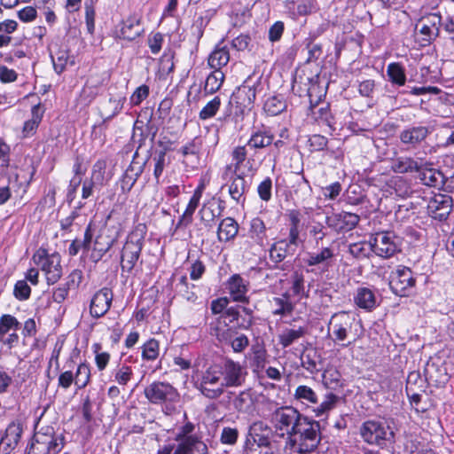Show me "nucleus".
<instances>
[{"label":"nucleus","instance_id":"1","mask_svg":"<svg viewBox=\"0 0 454 454\" xmlns=\"http://www.w3.org/2000/svg\"><path fill=\"white\" fill-rule=\"evenodd\" d=\"M269 419L278 436H286V447L290 446L294 452H311L320 442L319 423L302 415L293 406L276 408Z\"/></svg>","mask_w":454,"mask_h":454},{"label":"nucleus","instance_id":"2","mask_svg":"<svg viewBox=\"0 0 454 454\" xmlns=\"http://www.w3.org/2000/svg\"><path fill=\"white\" fill-rule=\"evenodd\" d=\"M294 399L307 408H312L316 417H321L327 414L330 411L335 408L340 397L333 393H327L322 403L318 404L319 399L316 391L307 386H298L293 395Z\"/></svg>","mask_w":454,"mask_h":454},{"label":"nucleus","instance_id":"3","mask_svg":"<svg viewBox=\"0 0 454 454\" xmlns=\"http://www.w3.org/2000/svg\"><path fill=\"white\" fill-rule=\"evenodd\" d=\"M220 364H212L197 377L195 387L207 398L217 399L224 393Z\"/></svg>","mask_w":454,"mask_h":454},{"label":"nucleus","instance_id":"4","mask_svg":"<svg viewBox=\"0 0 454 454\" xmlns=\"http://www.w3.org/2000/svg\"><path fill=\"white\" fill-rule=\"evenodd\" d=\"M306 81L307 82L304 83L305 88L302 89L301 87V83H302V82L301 81L299 82L297 79H295L293 84V91L298 93L299 96H302L303 92L306 93L309 98L311 114L316 118V120L325 123L329 128L334 130L333 117L331 114L329 105L327 103H323L321 106H318V100L317 99L315 102L313 100V94L318 88L317 83L314 82V78L307 77Z\"/></svg>","mask_w":454,"mask_h":454},{"label":"nucleus","instance_id":"5","mask_svg":"<svg viewBox=\"0 0 454 454\" xmlns=\"http://www.w3.org/2000/svg\"><path fill=\"white\" fill-rule=\"evenodd\" d=\"M357 322L355 317L347 311L334 313L327 325L328 333H332L334 341H344L349 337L356 340Z\"/></svg>","mask_w":454,"mask_h":454},{"label":"nucleus","instance_id":"6","mask_svg":"<svg viewBox=\"0 0 454 454\" xmlns=\"http://www.w3.org/2000/svg\"><path fill=\"white\" fill-rule=\"evenodd\" d=\"M32 261L44 272L49 285L55 284L61 278V258L58 253L50 254L46 249L41 247L33 254Z\"/></svg>","mask_w":454,"mask_h":454},{"label":"nucleus","instance_id":"7","mask_svg":"<svg viewBox=\"0 0 454 454\" xmlns=\"http://www.w3.org/2000/svg\"><path fill=\"white\" fill-rule=\"evenodd\" d=\"M360 435L369 444L383 445L394 437V433L385 422L367 420L360 427Z\"/></svg>","mask_w":454,"mask_h":454},{"label":"nucleus","instance_id":"8","mask_svg":"<svg viewBox=\"0 0 454 454\" xmlns=\"http://www.w3.org/2000/svg\"><path fill=\"white\" fill-rule=\"evenodd\" d=\"M145 396L153 404L176 403L179 394L170 383L165 381H153L144 390Z\"/></svg>","mask_w":454,"mask_h":454},{"label":"nucleus","instance_id":"9","mask_svg":"<svg viewBox=\"0 0 454 454\" xmlns=\"http://www.w3.org/2000/svg\"><path fill=\"white\" fill-rule=\"evenodd\" d=\"M106 161L104 160H97L91 170V176L82 183V198L88 199L94 197L103 187L106 181Z\"/></svg>","mask_w":454,"mask_h":454},{"label":"nucleus","instance_id":"10","mask_svg":"<svg viewBox=\"0 0 454 454\" xmlns=\"http://www.w3.org/2000/svg\"><path fill=\"white\" fill-rule=\"evenodd\" d=\"M415 283L416 279L413 278L412 271L405 266H398L390 275V288L399 296H406Z\"/></svg>","mask_w":454,"mask_h":454},{"label":"nucleus","instance_id":"11","mask_svg":"<svg viewBox=\"0 0 454 454\" xmlns=\"http://www.w3.org/2000/svg\"><path fill=\"white\" fill-rule=\"evenodd\" d=\"M221 372L224 389L242 386L247 375L246 368L231 359H226L221 365Z\"/></svg>","mask_w":454,"mask_h":454},{"label":"nucleus","instance_id":"12","mask_svg":"<svg viewBox=\"0 0 454 454\" xmlns=\"http://www.w3.org/2000/svg\"><path fill=\"white\" fill-rule=\"evenodd\" d=\"M258 86L259 82H252L251 80H246L233 93L232 99L241 114L249 112L254 107Z\"/></svg>","mask_w":454,"mask_h":454},{"label":"nucleus","instance_id":"13","mask_svg":"<svg viewBox=\"0 0 454 454\" xmlns=\"http://www.w3.org/2000/svg\"><path fill=\"white\" fill-rule=\"evenodd\" d=\"M372 244L373 252L382 258H390L399 250L396 237L389 231L376 233Z\"/></svg>","mask_w":454,"mask_h":454},{"label":"nucleus","instance_id":"14","mask_svg":"<svg viewBox=\"0 0 454 454\" xmlns=\"http://www.w3.org/2000/svg\"><path fill=\"white\" fill-rule=\"evenodd\" d=\"M114 294L111 289L103 287L92 296L90 303V314L94 318H99L110 309Z\"/></svg>","mask_w":454,"mask_h":454},{"label":"nucleus","instance_id":"15","mask_svg":"<svg viewBox=\"0 0 454 454\" xmlns=\"http://www.w3.org/2000/svg\"><path fill=\"white\" fill-rule=\"evenodd\" d=\"M140 15L134 13L122 20L116 31V36L120 39L133 41L144 33V27L141 24Z\"/></svg>","mask_w":454,"mask_h":454},{"label":"nucleus","instance_id":"16","mask_svg":"<svg viewBox=\"0 0 454 454\" xmlns=\"http://www.w3.org/2000/svg\"><path fill=\"white\" fill-rule=\"evenodd\" d=\"M429 134L430 130L427 126L410 125L399 133V138L401 143L408 148H416L427 139Z\"/></svg>","mask_w":454,"mask_h":454},{"label":"nucleus","instance_id":"17","mask_svg":"<svg viewBox=\"0 0 454 454\" xmlns=\"http://www.w3.org/2000/svg\"><path fill=\"white\" fill-rule=\"evenodd\" d=\"M22 433L20 423L13 421L8 425L4 434L0 436V450L3 454H10L17 447Z\"/></svg>","mask_w":454,"mask_h":454},{"label":"nucleus","instance_id":"18","mask_svg":"<svg viewBox=\"0 0 454 454\" xmlns=\"http://www.w3.org/2000/svg\"><path fill=\"white\" fill-rule=\"evenodd\" d=\"M227 289L231 299L237 302L248 303L247 296L249 282L244 279L239 274L232 275L226 283Z\"/></svg>","mask_w":454,"mask_h":454},{"label":"nucleus","instance_id":"19","mask_svg":"<svg viewBox=\"0 0 454 454\" xmlns=\"http://www.w3.org/2000/svg\"><path fill=\"white\" fill-rule=\"evenodd\" d=\"M35 441L37 444H45L47 454L59 453L65 445V438L62 434L55 435L53 428L47 427L45 433H38Z\"/></svg>","mask_w":454,"mask_h":454},{"label":"nucleus","instance_id":"20","mask_svg":"<svg viewBox=\"0 0 454 454\" xmlns=\"http://www.w3.org/2000/svg\"><path fill=\"white\" fill-rule=\"evenodd\" d=\"M142 244L134 240H127L123 246L121 257L122 270L131 271L139 258Z\"/></svg>","mask_w":454,"mask_h":454},{"label":"nucleus","instance_id":"21","mask_svg":"<svg viewBox=\"0 0 454 454\" xmlns=\"http://www.w3.org/2000/svg\"><path fill=\"white\" fill-rule=\"evenodd\" d=\"M176 442L175 454H208V448L200 436Z\"/></svg>","mask_w":454,"mask_h":454},{"label":"nucleus","instance_id":"22","mask_svg":"<svg viewBox=\"0 0 454 454\" xmlns=\"http://www.w3.org/2000/svg\"><path fill=\"white\" fill-rule=\"evenodd\" d=\"M271 434L272 431L270 427L262 421H255L249 427L247 437H249L252 440V442L259 446L270 448L271 446L270 439V435Z\"/></svg>","mask_w":454,"mask_h":454},{"label":"nucleus","instance_id":"23","mask_svg":"<svg viewBox=\"0 0 454 454\" xmlns=\"http://www.w3.org/2000/svg\"><path fill=\"white\" fill-rule=\"evenodd\" d=\"M431 163L422 162V169L418 171L419 173V178L424 184L437 187L441 190L442 184H443L445 180V175L442 171L431 168Z\"/></svg>","mask_w":454,"mask_h":454},{"label":"nucleus","instance_id":"24","mask_svg":"<svg viewBox=\"0 0 454 454\" xmlns=\"http://www.w3.org/2000/svg\"><path fill=\"white\" fill-rule=\"evenodd\" d=\"M354 303L362 309L372 311L377 305L374 292L368 287H358L353 297Z\"/></svg>","mask_w":454,"mask_h":454},{"label":"nucleus","instance_id":"25","mask_svg":"<svg viewBox=\"0 0 454 454\" xmlns=\"http://www.w3.org/2000/svg\"><path fill=\"white\" fill-rule=\"evenodd\" d=\"M246 358L249 361V366L254 372H260L267 363V351L260 344L253 345Z\"/></svg>","mask_w":454,"mask_h":454},{"label":"nucleus","instance_id":"26","mask_svg":"<svg viewBox=\"0 0 454 454\" xmlns=\"http://www.w3.org/2000/svg\"><path fill=\"white\" fill-rule=\"evenodd\" d=\"M391 169L399 174L418 172L422 169V160L420 161L411 157L401 156L391 161Z\"/></svg>","mask_w":454,"mask_h":454},{"label":"nucleus","instance_id":"27","mask_svg":"<svg viewBox=\"0 0 454 454\" xmlns=\"http://www.w3.org/2000/svg\"><path fill=\"white\" fill-rule=\"evenodd\" d=\"M126 98L123 97H110L109 99L102 104L100 116L103 123L112 120L121 113Z\"/></svg>","mask_w":454,"mask_h":454},{"label":"nucleus","instance_id":"28","mask_svg":"<svg viewBox=\"0 0 454 454\" xmlns=\"http://www.w3.org/2000/svg\"><path fill=\"white\" fill-rule=\"evenodd\" d=\"M114 242V238L106 235L104 231H101L95 239L90 259L95 262H98L111 248Z\"/></svg>","mask_w":454,"mask_h":454},{"label":"nucleus","instance_id":"29","mask_svg":"<svg viewBox=\"0 0 454 454\" xmlns=\"http://www.w3.org/2000/svg\"><path fill=\"white\" fill-rule=\"evenodd\" d=\"M441 20V16L436 13H431L422 18L419 33L427 36L428 41L434 38L438 35Z\"/></svg>","mask_w":454,"mask_h":454},{"label":"nucleus","instance_id":"30","mask_svg":"<svg viewBox=\"0 0 454 454\" xmlns=\"http://www.w3.org/2000/svg\"><path fill=\"white\" fill-rule=\"evenodd\" d=\"M453 200H429L427 205L428 215L439 221L445 220L452 210Z\"/></svg>","mask_w":454,"mask_h":454},{"label":"nucleus","instance_id":"31","mask_svg":"<svg viewBox=\"0 0 454 454\" xmlns=\"http://www.w3.org/2000/svg\"><path fill=\"white\" fill-rule=\"evenodd\" d=\"M229 61L230 52L226 46H217L207 58L208 67L215 70H223Z\"/></svg>","mask_w":454,"mask_h":454},{"label":"nucleus","instance_id":"32","mask_svg":"<svg viewBox=\"0 0 454 454\" xmlns=\"http://www.w3.org/2000/svg\"><path fill=\"white\" fill-rule=\"evenodd\" d=\"M333 256L334 254L332 248L324 247L317 253L309 254L304 262L308 266L322 265L324 268H328Z\"/></svg>","mask_w":454,"mask_h":454},{"label":"nucleus","instance_id":"33","mask_svg":"<svg viewBox=\"0 0 454 454\" xmlns=\"http://www.w3.org/2000/svg\"><path fill=\"white\" fill-rule=\"evenodd\" d=\"M274 140V135L267 130H257L252 133L247 145L251 150H258L270 146Z\"/></svg>","mask_w":454,"mask_h":454},{"label":"nucleus","instance_id":"34","mask_svg":"<svg viewBox=\"0 0 454 454\" xmlns=\"http://www.w3.org/2000/svg\"><path fill=\"white\" fill-rule=\"evenodd\" d=\"M51 59L54 70L59 74L66 69L68 63L71 65L74 63V58L69 55L68 50L64 48H59L56 51H51Z\"/></svg>","mask_w":454,"mask_h":454},{"label":"nucleus","instance_id":"35","mask_svg":"<svg viewBox=\"0 0 454 454\" xmlns=\"http://www.w3.org/2000/svg\"><path fill=\"white\" fill-rule=\"evenodd\" d=\"M239 231L238 223L234 219L231 217H227L223 219L217 230V237L219 241L227 242L232 239L237 234Z\"/></svg>","mask_w":454,"mask_h":454},{"label":"nucleus","instance_id":"36","mask_svg":"<svg viewBox=\"0 0 454 454\" xmlns=\"http://www.w3.org/2000/svg\"><path fill=\"white\" fill-rule=\"evenodd\" d=\"M306 328L299 326L298 328H286L278 335V342L283 348H287L297 341L299 339L304 337L306 334Z\"/></svg>","mask_w":454,"mask_h":454},{"label":"nucleus","instance_id":"37","mask_svg":"<svg viewBox=\"0 0 454 454\" xmlns=\"http://www.w3.org/2000/svg\"><path fill=\"white\" fill-rule=\"evenodd\" d=\"M44 111L40 104L34 106L31 109V119L25 121L23 126V134L25 137L32 136L37 129L42 121Z\"/></svg>","mask_w":454,"mask_h":454},{"label":"nucleus","instance_id":"38","mask_svg":"<svg viewBox=\"0 0 454 454\" xmlns=\"http://www.w3.org/2000/svg\"><path fill=\"white\" fill-rule=\"evenodd\" d=\"M225 79V74L223 70H215L213 69L210 74H207L205 85H204V92L206 94H214L218 91Z\"/></svg>","mask_w":454,"mask_h":454},{"label":"nucleus","instance_id":"39","mask_svg":"<svg viewBox=\"0 0 454 454\" xmlns=\"http://www.w3.org/2000/svg\"><path fill=\"white\" fill-rule=\"evenodd\" d=\"M272 302L275 306L272 313L275 316H288L291 315L294 311V305L291 301L290 295L287 293L282 294L279 297L273 298Z\"/></svg>","mask_w":454,"mask_h":454},{"label":"nucleus","instance_id":"40","mask_svg":"<svg viewBox=\"0 0 454 454\" xmlns=\"http://www.w3.org/2000/svg\"><path fill=\"white\" fill-rule=\"evenodd\" d=\"M250 238L261 247H263L267 241L266 227L262 220L254 218L250 223Z\"/></svg>","mask_w":454,"mask_h":454},{"label":"nucleus","instance_id":"41","mask_svg":"<svg viewBox=\"0 0 454 454\" xmlns=\"http://www.w3.org/2000/svg\"><path fill=\"white\" fill-rule=\"evenodd\" d=\"M424 372L427 379L436 384H444L448 380L446 369L439 367L434 362H427Z\"/></svg>","mask_w":454,"mask_h":454},{"label":"nucleus","instance_id":"42","mask_svg":"<svg viewBox=\"0 0 454 454\" xmlns=\"http://www.w3.org/2000/svg\"><path fill=\"white\" fill-rule=\"evenodd\" d=\"M235 174L236 176L229 185V193L231 199H240L242 196L247 194L249 186L245 177L242 176L244 174L243 172L240 174H239V172Z\"/></svg>","mask_w":454,"mask_h":454},{"label":"nucleus","instance_id":"43","mask_svg":"<svg viewBox=\"0 0 454 454\" xmlns=\"http://www.w3.org/2000/svg\"><path fill=\"white\" fill-rule=\"evenodd\" d=\"M387 75L394 85L403 86L406 82L405 69L400 63H389L387 67Z\"/></svg>","mask_w":454,"mask_h":454},{"label":"nucleus","instance_id":"44","mask_svg":"<svg viewBox=\"0 0 454 454\" xmlns=\"http://www.w3.org/2000/svg\"><path fill=\"white\" fill-rule=\"evenodd\" d=\"M233 405L239 412L251 411L254 405V398L250 390L241 391L233 400Z\"/></svg>","mask_w":454,"mask_h":454},{"label":"nucleus","instance_id":"45","mask_svg":"<svg viewBox=\"0 0 454 454\" xmlns=\"http://www.w3.org/2000/svg\"><path fill=\"white\" fill-rule=\"evenodd\" d=\"M18 28V23L14 20H5L0 22V48L8 46L12 42L9 35Z\"/></svg>","mask_w":454,"mask_h":454},{"label":"nucleus","instance_id":"46","mask_svg":"<svg viewBox=\"0 0 454 454\" xmlns=\"http://www.w3.org/2000/svg\"><path fill=\"white\" fill-rule=\"evenodd\" d=\"M300 215V213L296 210H291L287 215L288 220L290 222V230L288 237V244L290 245L297 246L299 243V225L301 223Z\"/></svg>","mask_w":454,"mask_h":454},{"label":"nucleus","instance_id":"47","mask_svg":"<svg viewBox=\"0 0 454 454\" xmlns=\"http://www.w3.org/2000/svg\"><path fill=\"white\" fill-rule=\"evenodd\" d=\"M320 31L310 33L309 37L306 39V47L308 49L309 57L307 62H315L319 59L323 54L322 45L319 43H313L317 36L320 35Z\"/></svg>","mask_w":454,"mask_h":454},{"label":"nucleus","instance_id":"48","mask_svg":"<svg viewBox=\"0 0 454 454\" xmlns=\"http://www.w3.org/2000/svg\"><path fill=\"white\" fill-rule=\"evenodd\" d=\"M90 367L87 363H81L74 374V385L78 389H82L90 383Z\"/></svg>","mask_w":454,"mask_h":454},{"label":"nucleus","instance_id":"49","mask_svg":"<svg viewBox=\"0 0 454 454\" xmlns=\"http://www.w3.org/2000/svg\"><path fill=\"white\" fill-rule=\"evenodd\" d=\"M169 147L165 146L163 150L156 152L153 156V161L154 164L153 168V176L159 180L160 176L162 175L164 168L169 163V160L167 158L166 151L168 150Z\"/></svg>","mask_w":454,"mask_h":454},{"label":"nucleus","instance_id":"50","mask_svg":"<svg viewBox=\"0 0 454 454\" xmlns=\"http://www.w3.org/2000/svg\"><path fill=\"white\" fill-rule=\"evenodd\" d=\"M160 354V343L154 338L148 340L142 347V358L147 361H154Z\"/></svg>","mask_w":454,"mask_h":454},{"label":"nucleus","instance_id":"51","mask_svg":"<svg viewBox=\"0 0 454 454\" xmlns=\"http://www.w3.org/2000/svg\"><path fill=\"white\" fill-rule=\"evenodd\" d=\"M348 251L356 258H365L371 252H373L372 239L369 242L361 241L352 243L349 245Z\"/></svg>","mask_w":454,"mask_h":454},{"label":"nucleus","instance_id":"52","mask_svg":"<svg viewBox=\"0 0 454 454\" xmlns=\"http://www.w3.org/2000/svg\"><path fill=\"white\" fill-rule=\"evenodd\" d=\"M221 106V98L218 96H215L210 101H208L206 106L200 111L199 118L201 121H206L211 119L215 116Z\"/></svg>","mask_w":454,"mask_h":454},{"label":"nucleus","instance_id":"53","mask_svg":"<svg viewBox=\"0 0 454 454\" xmlns=\"http://www.w3.org/2000/svg\"><path fill=\"white\" fill-rule=\"evenodd\" d=\"M92 350L95 354V363L98 371H104L109 364L111 355L106 351H102V346L100 343H94L92 345Z\"/></svg>","mask_w":454,"mask_h":454},{"label":"nucleus","instance_id":"54","mask_svg":"<svg viewBox=\"0 0 454 454\" xmlns=\"http://www.w3.org/2000/svg\"><path fill=\"white\" fill-rule=\"evenodd\" d=\"M92 234L90 233V226L86 229L84 233V239L82 241L74 239L68 247V254L74 256L81 249L88 250L90 248Z\"/></svg>","mask_w":454,"mask_h":454},{"label":"nucleus","instance_id":"55","mask_svg":"<svg viewBox=\"0 0 454 454\" xmlns=\"http://www.w3.org/2000/svg\"><path fill=\"white\" fill-rule=\"evenodd\" d=\"M286 102L278 97H270L264 103V111L272 116L282 113L286 108Z\"/></svg>","mask_w":454,"mask_h":454},{"label":"nucleus","instance_id":"56","mask_svg":"<svg viewBox=\"0 0 454 454\" xmlns=\"http://www.w3.org/2000/svg\"><path fill=\"white\" fill-rule=\"evenodd\" d=\"M20 323L18 319L9 314H4L0 317V340L3 334H6L10 330L19 329Z\"/></svg>","mask_w":454,"mask_h":454},{"label":"nucleus","instance_id":"57","mask_svg":"<svg viewBox=\"0 0 454 454\" xmlns=\"http://www.w3.org/2000/svg\"><path fill=\"white\" fill-rule=\"evenodd\" d=\"M247 145L237 146L232 150L231 158L233 161L234 172H240L242 164L246 161L247 156Z\"/></svg>","mask_w":454,"mask_h":454},{"label":"nucleus","instance_id":"58","mask_svg":"<svg viewBox=\"0 0 454 454\" xmlns=\"http://www.w3.org/2000/svg\"><path fill=\"white\" fill-rule=\"evenodd\" d=\"M340 378V372L335 368L330 367L323 372L322 381L326 387L333 388L338 385Z\"/></svg>","mask_w":454,"mask_h":454},{"label":"nucleus","instance_id":"59","mask_svg":"<svg viewBox=\"0 0 454 454\" xmlns=\"http://www.w3.org/2000/svg\"><path fill=\"white\" fill-rule=\"evenodd\" d=\"M288 244L282 240L274 244L270 251V259L276 262H282L286 256V247Z\"/></svg>","mask_w":454,"mask_h":454},{"label":"nucleus","instance_id":"60","mask_svg":"<svg viewBox=\"0 0 454 454\" xmlns=\"http://www.w3.org/2000/svg\"><path fill=\"white\" fill-rule=\"evenodd\" d=\"M13 294L19 301H26L30 297L31 288L26 280H19L16 282Z\"/></svg>","mask_w":454,"mask_h":454},{"label":"nucleus","instance_id":"61","mask_svg":"<svg viewBox=\"0 0 454 454\" xmlns=\"http://www.w3.org/2000/svg\"><path fill=\"white\" fill-rule=\"evenodd\" d=\"M133 375L132 368L129 365H121L114 372V380L120 385H126Z\"/></svg>","mask_w":454,"mask_h":454},{"label":"nucleus","instance_id":"62","mask_svg":"<svg viewBox=\"0 0 454 454\" xmlns=\"http://www.w3.org/2000/svg\"><path fill=\"white\" fill-rule=\"evenodd\" d=\"M239 438L237 428L226 427H223L220 435V442L225 445H234Z\"/></svg>","mask_w":454,"mask_h":454},{"label":"nucleus","instance_id":"63","mask_svg":"<svg viewBox=\"0 0 454 454\" xmlns=\"http://www.w3.org/2000/svg\"><path fill=\"white\" fill-rule=\"evenodd\" d=\"M198 207V200H189L184 212L181 215L177 226H187L192 223V215Z\"/></svg>","mask_w":454,"mask_h":454},{"label":"nucleus","instance_id":"64","mask_svg":"<svg viewBox=\"0 0 454 454\" xmlns=\"http://www.w3.org/2000/svg\"><path fill=\"white\" fill-rule=\"evenodd\" d=\"M199 152H200V146L196 144V142L194 140L184 145L179 150V153H181L184 160H188L189 158H194L197 160Z\"/></svg>","mask_w":454,"mask_h":454}]
</instances>
